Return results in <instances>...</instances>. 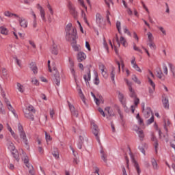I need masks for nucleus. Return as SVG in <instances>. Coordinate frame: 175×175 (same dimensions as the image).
Here are the masks:
<instances>
[{
    "label": "nucleus",
    "instance_id": "nucleus-1",
    "mask_svg": "<svg viewBox=\"0 0 175 175\" xmlns=\"http://www.w3.org/2000/svg\"><path fill=\"white\" fill-rule=\"evenodd\" d=\"M66 39L71 43H76L77 39V30L72 23H68L66 27Z\"/></svg>",
    "mask_w": 175,
    "mask_h": 175
},
{
    "label": "nucleus",
    "instance_id": "nucleus-2",
    "mask_svg": "<svg viewBox=\"0 0 175 175\" xmlns=\"http://www.w3.org/2000/svg\"><path fill=\"white\" fill-rule=\"evenodd\" d=\"M124 81L129 88V96L134 98V105H131V111L132 113H135V109L140 103V100L136 96V92L132 88V82L129 81L127 79H124Z\"/></svg>",
    "mask_w": 175,
    "mask_h": 175
},
{
    "label": "nucleus",
    "instance_id": "nucleus-3",
    "mask_svg": "<svg viewBox=\"0 0 175 175\" xmlns=\"http://www.w3.org/2000/svg\"><path fill=\"white\" fill-rule=\"evenodd\" d=\"M24 116L28 120H31V121H33V113H35V109H33V107L32 105H28L25 109H23Z\"/></svg>",
    "mask_w": 175,
    "mask_h": 175
},
{
    "label": "nucleus",
    "instance_id": "nucleus-4",
    "mask_svg": "<svg viewBox=\"0 0 175 175\" xmlns=\"http://www.w3.org/2000/svg\"><path fill=\"white\" fill-rule=\"evenodd\" d=\"M98 111L99 113H100L103 117H106V113H107V120H111V117H114V116H116V113L113 111V109H111L110 107H105V111H103V109H102V108H98Z\"/></svg>",
    "mask_w": 175,
    "mask_h": 175
},
{
    "label": "nucleus",
    "instance_id": "nucleus-5",
    "mask_svg": "<svg viewBox=\"0 0 175 175\" xmlns=\"http://www.w3.org/2000/svg\"><path fill=\"white\" fill-rule=\"evenodd\" d=\"M1 96L3 98L4 102L6 103L8 110L12 113L14 117H17V114H16V110H14L13 107H12V105H10V101H9V99H8V97H6V92L5 90H1Z\"/></svg>",
    "mask_w": 175,
    "mask_h": 175
},
{
    "label": "nucleus",
    "instance_id": "nucleus-6",
    "mask_svg": "<svg viewBox=\"0 0 175 175\" xmlns=\"http://www.w3.org/2000/svg\"><path fill=\"white\" fill-rule=\"evenodd\" d=\"M7 146L8 150L11 151L14 158H15L17 162H18V152H17V150H16V146H14V144L12 142H8V143L7 144Z\"/></svg>",
    "mask_w": 175,
    "mask_h": 175
},
{
    "label": "nucleus",
    "instance_id": "nucleus-7",
    "mask_svg": "<svg viewBox=\"0 0 175 175\" xmlns=\"http://www.w3.org/2000/svg\"><path fill=\"white\" fill-rule=\"evenodd\" d=\"M68 62L71 75L74 77L75 83H77V75H76V70H75V62L73 61V59H72V58L69 57Z\"/></svg>",
    "mask_w": 175,
    "mask_h": 175
},
{
    "label": "nucleus",
    "instance_id": "nucleus-8",
    "mask_svg": "<svg viewBox=\"0 0 175 175\" xmlns=\"http://www.w3.org/2000/svg\"><path fill=\"white\" fill-rule=\"evenodd\" d=\"M133 131H134L137 133V135H138L139 140H141V142H143V140L144 139V131H143V130H142V129H140V127H139L136 124L133 126Z\"/></svg>",
    "mask_w": 175,
    "mask_h": 175
},
{
    "label": "nucleus",
    "instance_id": "nucleus-9",
    "mask_svg": "<svg viewBox=\"0 0 175 175\" xmlns=\"http://www.w3.org/2000/svg\"><path fill=\"white\" fill-rule=\"evenodd\" d=\"M36 8L40 12V17H41L42 21H44V23H46V21H47V20L46 19V10L39 3L36 4Z\"/></svg>",
    "mask_w": 175,
    "mask_h": 175
},
{
    "label": "nucleus",
    "instance_id": "nucleus-10",
    "mask_svg": "<svg viewBox=\"0 0 175 175\" xmlns=\"http://www.w3.org/2000/svg\"><path fill=\"white\" fill-rule=\"evenodd\" d=\"M16 19L19 23L20 27L22 28H27L28 27V21L27 19H25V18L18 15V17H16Z\"/></svg>",
    "mask_w": 175,
    "mask_h": 175
},
{
    "label": "nucleus",
    "instance_id": "nucleus-11",
    "mask_svg": "<svg viewBox=\"0 0 175 175\" xmlns=\"http://www.w3.org/2000/svg\"><path fill=\"white\" fill-rule=\"evenodd\" d=\"M116 41L118 43V47L122 44L124 47H126L128 46V42L126 40L123 36H120V40L118 39V35H116Z\"/></svg>",
    "mask_w": 175,
    "mask_h": 175
},
{
    "label": "nucleus",
    "instance_id": "nucleus-12",
    "mask_svg": "<svg viewBox=\"0 0 175 175\" xmlns=\"http://www.w3.org/2000/svg\"><path fill=\"white\" fill-rule=\"evenodd\" d=\"M91 126L92 128V133L94 136L96 137V140L99 142V137L98 136V133H99V129H98V126L95 124V121H91Z\"/></svg>",
    "mask_w": 175,
    "mask_h": 175
},
{
    "label": "nucleus",
    "instance_id": "nucleus-13",
    "mask_svg": "<svg viewBox=\"0 0 175 175\" xmlns=\"http://www.w3.org/2000/svg\"><path fill=\"white\" fill-rule=\"evenodd\" d=\"M131 64L132 68H133L135 70H136L137 72H139V73H142V69H140V67H139V66L136 63V57H135L134 56L131 57Z\"/></svg>",
    "mask_w": 175,
    "mask_h": 175
},
{
    "label": "nucleus",
    "instance_id": "nucleus-14",
    "mask_svg": "<svg viewBox=\"0 0 175 175\" xmlns=\"http://www.w3.org/2000/svg\"><path fill=\"white\" fill-rule=\"evenodd\" d=\"M142 113L145 117V118H148L152 116V111H151V108L150 107H147L144 109V107L142 108Z\"/></svg>",
    "mask_w": 175,
    "mask_h": 175
},
{
    "label": "nucleus",
    "instance_id": "nucleus-15",
    "mask_svg": "<svg viewBox=\"0 0 175 175\" xmlns=\"http://www.w3.org/2000/svg\"><path fill=\"white\" fill-rule=\"evenodd\" d=\"M149 75H150V77H148V83L149 85L152 87V88H155V83H154V81H152V79H155V75H154V74L151 71H149Z\"/></svg>",
    "mask_w": 175,
    "mask_h": 175
},
{
    "label": "nucleus",
    "instance_id": "nucleus-16",
    "mask_svg": "<svg viewBox=\"0 0 175 175\" xmlns=\"http://www.w3.org/2000/svg\"><path fill=\"white\" fill-rule=\"evenodd\" d=\"M96 23L100 27H102V25L105 24V22L103 21V16H102V15H100L99 13L96 14Z\"/></svg>",
    "mask_w": 175,
    "mask_h": 175
},
{
    "label": "nucleus",
    "instance_id": "nucleus-17",
    "mask_svg": "<svg viewBox=\"0 0 175 175\" xmlns=\"http://www.w3.org/2000/svg\"><path fill=\"white\" fill-rule=\"evenodd\" d=\"M151 140L152 142H154V147L155 152L156 154H158V150L159 149V144H158V140L157 139V137L154 135V133H152L151 135Z\"/></svg>",
    "mask_w": 175,
    "mask_h": 175
},
{
    "label": "nucleus",
    "instance_id": "nucleus-18",
    "mask_svg": "<svg viewBox=\"0 0 175 175\" xmlns=\"http://www.w3.org/2000/svg\"><path fill=\"white\" fill-rule=\"evenodd\" d=\"M131 159L132 160L133 163H134V167H135V170H137V174H140L142 173V171L140 170V167L139 166V163L136 162L135 160V158H133V155L132 154H130Z\"/></svg>",
    "mask_w": 175,
    "mask_h": 175
},
{
    "label": "nucleus",
    "instance_id": "nucleus-19",
    "mask_svg": "<svg viewBox=\"0 0 175 175\" xmlns=\"http://www.w3.org/2000/svg\"><path fill=\"white\" fill-rule=\"evenodd\" d=\"M30 14L33 17L32 27L36 28L38 27V18H36V14L33 10H31Z\"/></svg>",
    "mask_w": 175,
    "mask_h": 175
},
{
    "label": "nucleus",
    "instance_id": "nucleus-20",
    "mask_svg": "<svg viewBox=\"0 0 175 175\" xmlns=\"http://www.w3.org/2000/svg\"><path fill=\"white\" fill-rule=\"evenodd\" d=\"M118 98L123 106H125V105H126V98H125V96H124L122 93L119 92Z\"/></svg>",
    "mask_w": 175,
    "mask_h": 175
},
{
    "label": "nucleus",
    "instance_id": "nucleus-21",
    "mask_svg": "<svg viewBox=\"0 0 175 175\" xmlns=\"http://www.w3.org/2000/svg\"><path fill=\"white\" fill-rule=\"evenodd\" d=\"M68 106L71 111L72 116H73V117H77L79 116V111L76 110V108H75V107L70 103L68 104Z\"/></svg>",
    "mask_w": 175,
    "mask_h": 175
},
{
    "label": "nucleus",
    "instance_id": "nucleus-22",
    "mask_svg": "<svg viewBox=\"0 0 175 175\" xmlns=\"http://www.w3.org/2000/svg\"><path fill=\"white\" fill-rule=\"evenodd\" d=\"M3 15L5 17H8L9 18H12V17H14V18H16V17H18V14H14V13H12L10 11H5L3 12Z\"/></svg>",
    "mask_w": 175,
    "mask_h": 175
},
{
    "label": "nucleus",
    "instance_id": "nucleus-23",
    "mask_svg": "<svg viewBox=\"0 0 175 175\" xmlns=\"http://www.w3.org/2000/svg\"><path fill=\"white\" fill-rule=\"evenodd\" d=\"M51 53L53 55H58V45L53 44L51 48Z\"/></svg>",
    "mask_w": 175,
    "mask_h": 175
},
{
    "label": "nucleus",
    "instance_id": "nucleus-24",
    "mask_svg": "<svg viewBox=\"0 0 175 175\" xmlns=\"http://www.w3.org/2000/svg\"><path fill=\"white\" fill-rule=\"evenodd\" d=\"M85 58H87V55H85V53H83V52H79L77 55V59L79 61V62H81V61H84V59H85Z\"/></svg>",
    "mask_w": 175,
    "mask_h": 175
},
{
    "label": "nucleus",
    "instance_id": "nucleus-25",
    "mask_svg": "<svg viewBox=\"0 0 175 175\" xmlns=\"http://www.w3.org/2000/svg\"><path fill=\"white\" fill-rule=\"evenodd\" d=\"M19 136L23 143L25 144H28V139L27 138V135L25 134V132L19 133Z\"/></svg>",
    "mask_w": 175,
    "mask_h": 175
},
{
    "label": "nucleus",
    "instance_id": "nucleus-26",
    "mask_svg": "<svg viewBox=\"0 0 175 175\" xmlns=\"http://www.w3.org/2000/svg\"><path fill=\"white\" fill-rule=\"evenodd\" d=\"M29 67L34 75H36L38 73V67L36 66V64H35V62L30 63Z\"/></svg>",
    "mask_w": 175,
    "mask_h": 175
},
{
    "label": "nucleus",
    "instance_id": "nucleus-27",
    "mask_svg": "<svg viewBox=\"0 0 175 175\" xmlns=\"http://www.w3.org/2000/svg\"><path fill=\"white\" fill-rule=\"evenodd\" d=\"M83 79L86 84H88L91 81V71H90V70L85 75H83Z\"/></svg>",
    "mask_w": 175,
    "mask_h": 175
},
{
    "label": "nucleus",
    "instance_id": "nucleus-28",
    "mask_svg": "<svg viewBox=\"0 0 175 175\" xmlns=\"http://www.w3.org/2000/svg\"><path fill=\"white\" fill-rule=\"evenodd\" d=\"M22 155V159L23 161H24V163H25L27 167H29V163H28V162H29V159H28V156L25 155V153L24 152H23Z\"/></svg>",
    "mask_w": 175,
    "mask_h": 175
},
{
    "label": "nucleus",
    "instance_id": "nucleus-29",
    "mask_svg": "<svg viewBox=\"0 0 175 175\" xmlns=\"http://www.w3.org/2000/svg\"><path fill=\"white\" fill-rule=\"evenodd\" d=\"M110 77L111 79L112 82L116 83V68L112 67L111 72L110 73Z\"/></svg>",
    "mask_w": 175,
    "mask_h": 175
},
{
    "label": "nucleus",
    "instance_id": "nucleus-30",
    "mask_svg": "<svg viewBox=\"0 0 175 175\" xmlns=\"http://www.w3.org/2000/svg\"><path fill=\"white\" fill-rule=\"evenodd\" d=\"M151 163L153 170H158L159 169V165H158V163H157L155 159H152Z\"/></svg>",
    "mask_w": 175,
    "mask_h": 175
},
{
    "label": "nucleus",
    "instance_id": "nucleus-31",
    "mask_svg": "<svg viewBox=\"0 0 175 175\" xmlns=\"http://www.w3.org/2000/svg\"><path fill=\"white\" fill-rule=\"evenodd\" d=\"M0 32L1 35L7 36L9 34V30L5 26L0 27Z\"/></svg>",
    "mask_w": 175,
    "mask_h": 175
},
{
    "label": "nucleus",
    "instance_id": "nucleus-32",
    "mask_svg": "<svg viewBox=\"0 0 175 175\" xmlns=\"http://www.w3.org/2000/svg\"><path fill=\"white\" fill-rule=\"evenodd\" d=\"M17 90L21 94H24L25 92V88H24V85H21L20 83H16Z\"/></svg>",
    "mask_w": 175,
    "mask_h": 175
},
{
    "label": "nucleus",
    "instance_id": "nucleus-33",
    "mask_svg": "<svg viewBox=\"0 0 175 175\" xmlns=\"http://www.w3.org/2000/svg\"><path fill=\"white\" fill-rule=\"evenodd\" d=\"M139 150L141 151V152H142V154H144V155H146V148H147V144H140L138 146Z\"/></svg>",
    "mask_w": 175,
    "mask_h": 175
},
{
    "label": "nucleus",
    "instance_id": "nucleus-34",
    "mask_svg": "<svg viewBox=\"0 0 175 175\" xmlns=\"http://www.w3.org/2000/svg\"><path fill=\"white\" fill-rule=\"evenodd\" d=\"M154 126L156 131H158L160 139H161L162 140H165V139L166 138V136L162 134V132H161V130L158 129V125H157V124H154Z\"/></svg>",
    "mask_w": 175,
    "mask_h": 175
},
{
    "label": "nucleus",
    "instance_id": "nucleus-35",
    "mask_svg": "<svg viewBox=\"0 0 175 175\" xmlns=\"http://www.w3.org/2000/svg\"><path fill=\"white\" fill-rule=\"evenodd\" d=\"M162 102L165 109H169V99L167 97H163Z\"/></svg>",
    "mask_w": 175,
    "mask_h": 175
},
{
    "label": "nucleus",
    "instance_id": "nucleus-36",
    "mask_svg": "<svg viewBox=\"0 0 175 175\" xmlns=\"http://www.w3.org/2000/svg\"><path fill=\"white\" fill-rule=\"evenodd\" d=\"M78 92L79 97L81 98L82 102L85 105V97L84 96V94H83V91H81V88H78Z\"/></svg>",
    "mask_w": 175,
    "mask_h": 175
},
{
    "label": "nucleus",
    "instance_id": "nucleus-37",
    "mask_svg": "<svg viewBox=\"0 0 175 175\" xmlns=\"http://www.w3.org/2000/svg\"><path fill=\"white\" fill-rule=\"evenodd\" d=\"M92 96H93L95 103L97 105V106H99L100 103H103V100L102 99L99 100L98 98H96V96H95V94H94L93 92H91Z\"/></svg>",
    "mask_w": 175,
    "mask_h": 175
},
{
    "label": "nucleus",
    "instance_id": "nucleus-38",
    "mask_svg": "<svg viewBox=\"0 0 175 175\" xmlns=\"http://www.w3.org/2000/svg\"><path fill=\"white\" fill-rule=\"evenodd\" d=\"M156 76L159 79H162V77H163V73H162V70H161V68H157L156 69Z\"/></svg>",
    "mask_w": 175,
    "mask_h": 175
},
{
    "label": "nucleus",
    "instance_id": "nucleus-39",
    "mask_svg": "<svg viewBox=\"0 0 175 175\" xmlns=\"http://www.w3.org/2000/svg\"><path fill=\"white\" fill-rule=\"evenodd\" d=\"M100 155H101V159L104 161V162H107V155L106 153H105V150L103 149L100 150Z\"/></svg>",
    "mask_w": 175,
    "mask_h": 175
},
{
    "label": "nucleus",
    "instance_id": "nucleus-40",
    "mask_svg": "<svg viewBox=\"0 0 175 175\" xmlns=\"http://www.w3.org/2000/svg\"><path fill=\"white\" fill-rule=\"evenodd\" d=\"M122 3H123L124 8H126V9H127L128 14H129V16H132V14H133L132 10H131V8H128V5H126V2H125L124 0H122Z\"/></svg>",
    "mask_w": 175,
    "mask_h": 175
},
{
    "label": "nucleus",
    "instance_id": "nucleus-41",
    "mask_svg": "<svg viewBox=\"0 0 175 175\" xmlns=\"http://www.w3.org/2000/svg\"><path fill=\"white\" fill-rule=\"evenodd\" d=\"M14 59L19 68H23V61L21 59H18L17 57H14Z\"/></svg>",
    "mask_w": 175,
    "mask_h": 175
},
{
    "label": "nucleus",
    "instance_id": "nucleus-42",
    "mask_svg": "<svg viewBox=\"0 0 175 175\" xmlns=\"http://www.w3.org/2000/svg\"><path fill=\"white\" fill-rule=\"evenodd\" d=\"M68 9L72 14H76V10L75 9L73 5H72V3H68Z\"/></svg>",
    "mask_w": 175,
    "mask_h": 175
},
{
    "label": "nucleus",
    "instance_id": "nucleus-43",
    "mask_svg": "<svg viewBox=\"0 0 175 175\" xmlns=\"http://www.w3.org/2000/svg\"><path fill=\"white\" fill-rule=\"evenodd\" d=\"M168 66L172 73V77L175 79V67L172 63L168 64Z\"/></svg>",
    "mask_w": 175,
    "mask_h": 175
},
{
    "label": "nucleus",
    "instance_id": "nucleus-44",
    "mask_svg": "<svg viewBox=\"0 0 175 175\" xmlns=\"http://www.w3.org/2000/svg\"><path fill=\"white\" fill-rule=\"evenodd\" d=\"M136 118L138 121L139 125H140V126H144V122H143V119L140 118V115H139V113L137 114Z\"/></svg>",
    "mask_w": 175,
    "mask_h": 175
},
{
    "label": "nucleus",
    "instance_id": "nucleus-45",
    "mask_svg": "<svg viewBox=\"0 0 175 175\" xmlns=\"http://www.w3.org/2000/svg\"><path fill=\"white\" fill-rule=\"evenodd\" d=\"M147 37L148 42H154V35H152V33L148 31L147 33Z\"/></svg>",
    "mask_w": 175,
    "mask_h": 175
},
{
    "label": "nucleus",
    "instance_id": "nucleus-46",
    "mask_svg": "<svg viewBox=\"0 0 175 175\" xmlns=\"http://www.w3.org/2000/svg\"><path fill=\"white\" fill-rule=\"evenodd\" d=\"M94 76H95V79H94V84H96V85H98L100 81H99V77L98 76V72H94Z\"/></svg>",
    "mask_w": 175,
    "mask_h": 175
},
{
    "label": "nucleus",
    "instance_id": "nucleus-47",
    "mask_svg": "<svg viewBox=\"0 0 175 175\" xmlns=\"http://www.w3.org/2000/svg\"><path fill=\"white\" fill-rule=\"evenodd\" d=\"M148 46L151 49V50H156L157 49V45H155V43L154 42V41L149 42Z\"/></svg>",
    "mask_w": 175,
    "mask_h": 175
},
{
    "label": "nucleus",
    "instance_id": "nucleus-48",
    "mask_svg": "<svg viewBox=\"0 0 175 175\" xmlns=\"http://www.w3.org/2000/svg\"><path fill=\"white\" fill-rule=\"evenodd\" d=\"M72 44V48L74 49L75 51H79L81 49L80 45L76 44V42L71 43Z\"/></svg>",
    "mask_w": 175,
    "mask_h": 175
},
{
    "label": "nucleus",
    "instance_id": "nucleus-49",
    "mask_svg": "<svg viewBox=\"0 0 175 175\" xmlns=\"http://www.w3.org/2000/svg\"><path fill=\"white\" fill-rule=\"evenodd\" d=\"M101 74L104 79H107V77H109V75L107 74V69L101 71Z\"/></svg>",
    "mask_w": 175,
    "mask_h": 175
},
{
    "label": "nucleus",
    "instance_id": "nucleus-50",
    "mask_svg": "<svg viewBox=\"0 0 175 175\" xmlns=\"http://www.w3.org/2000/svg\"><path fill=\"white\" fill-rule=\"evenodd\" d=\"M116 28H117L119 33H120V35H121V22H120V21L116 22Z\"/></svg>",
    "mask_w": 175,
    "mask_h": 175
},
{
    "label": "nucleus",
    "instance_id": "nucleus-51",
    "mask_svg": "<svg viewBox=\"0 0 175 175\" xmlns=\"http://www.w3.org/2000/svg\"><path fill=\"white\" fill-rule=\"evenodd\" d=\"M103 46L107 50V53H109V46L107 45V42H106V38H103Z\"/></svg>",
    "mask_w": 175,
    "mask_h": 175
},
{
    "label": "nucleus",
    "instance_id": "nucleus-52",
    "mask_svg": "<svg viewBox=\"0 0 175 175\" xmlns=\"http://www.w3.org/2000/svg\"><path fill=\"white\" fill-rule=\"evenodd\" d=\"M123 31H124V33H126V35H128L129 36H131V31H129V30L128 29V27H126V26L123 27Z\"/></svg>",
    "mask_w": 175,
    "mask_h": 175
},
{
    "label": "nucleus",
    "instance_id": "nucleus-53",
    "mask_svg": "<svg viewBox=\"0 0 175 175\" xmlns=\"http://www.w3.org/2000/svg\"><path fill=\"white\" fill-rule=\"evenodd\" d=\"M164 122H165V126H164V128H165L166 132H167V126H169L170 125V120H169L167 119V120H165L164 121Z\"/></svg>",
    "mask_w": 175,
    "mask_h": 175
},
{
    "label": "nucleus",
    "instance_id": "nucleus-54",
    "mask_svg": "<svg viewBox=\"0 0 175 175\" xmlns=\"http://www.w3.org/2000/svg\"><path fill=\"white\" fill-rule=\"evenodd\" d=\"M18 130L19 134L25 132L23 125H21V124H20V123H18Z\"/></svg>",
    "mask_w": 175,
    "mask_h": 175
},
{
    "label": "nucleus",
    "instance_id": "nucleus-55",
    "mask_svg": "<svg viewBox=\"0 0 175 175\" xmlns=\"http://www.w3.org/2000/svg\"><path fill=\"white\" fill-rule=\"evenodd\" d=\"M54 158H55V159H58L59 158V154L58 153V150H55V152H52Z\"/></svg>",
    "mask_w": 175,
    "mask_h": 175
},
{
    "label": "nucleus",
    "instance_id": "nucleus-56",
    "mask_svg": "<svg viewBox=\"0 0 175 175\" xmlns=\"http://www.w3.org/2000/svg\"><path fill=\"white\" fill-rule=\"evenodd\" d=\"M31 83L34 85H39V81L36 78H32Z\"/></svg>",
    "mask_w": 175,
    "mask_h": 175
},
{
    "label": "nucleus",
    "instance_id": "nucleus-57",
    "mask_svg": "<svg viewBox=\"0 0 175 175\" xmlns=\"http://www.w3.org/2000/svg\"><path fill=\"white\" fill-rule=\"evenodd\" d=\"M132 80H133V81H135V83H136L137 84H141L142 83L140 80H139V79H137V76L133 77Z\"/></svg>",
    "mask_w": 175,
    "mask_h": 175
},
{
    "label": "nucleus",
    "instance_id": "nucleus-58",
    "mask_svg": "<svg viewBox=\"0 0 175 175\" xmlns=\"http://www.w3.org/2000/svg\"><path fill=\"white\" fill-rule=\"evenodd\" d=\"M82 16L83 17V21L85 23V24L89 25L90 23H88V21L87 20V16H85V13H84V11H82Z\"/></svg>",
    "mask_w": 175,
    "mask_h": 175
},
{
    "label": "nucleus",
    "instance_id": "nucleus-59",
    "mask_svg": "<svg viewBox=\"0 0 175 175\" xmlns=\"http://www.w3.org/2000/svg\"><path fill=\"white\" fill-rule=\"evenodd\" d=\"M159 31L163 33V36H165L166 35V30L163 27H158Z\"/></svg>",
    "mask_w": 175,
    "mask_h": 175
},
{
    "label": "nucleus",
    "instance_id": "nucleus-60",
    "mask_svg": "<svg viewBox=\"0 0 175 175\" xmlns=\"http://www.w3.org/2000/svg\"><path fill=\"white\" fill-rule=\"evenodd\" d=\"M152 122H154V116L153 115H152L151 118L149 120H148L147 124H148V125H150V124H152Z\"/></svg>",
    "mask_w": 175,
    "mask_h": 175
},
{
    "label": "nucleus",
    "instance_id": "nucleus-61",
    "mask_svg": "<svg viewBox=\"0 0 175 175\" xmlns=\"http://www.w3.org/2000/svg\"><path fill=\"white\" fill-rule=\"evenodd\" d=\"M78 1L80 3L81 6H82V8H84V9L85 10H87V6H85V4H84V1H83V0H78Z\"/></svg>",
    "mask_w": 175,
    "mask_h": 175
},
{
    "label": "nucleus",
    "instance_id": "nucleus-62",
    "mask_svg": "<svg viewBox=\"0 0 175 175\" xmlns=\"http://www.w3.org/2000/svg\"><path fill=\"white\" fill-rule=\"evenodd\" d=\"M163 72H164L166 75H167V73H168L167 66H165V64H164V65L163 66Z\"/></svg>",
    "mask_w": 175,
    "mask_h": 175
},
{
    "label": "nucleus",
    "instance_id": "nucleus-63",
    "mask_svg": "<svg viewBox=\"0 0 175 175\" xmlns=\"http://www.w3.org/2000/svg\"><path fill=\"white\" fill-rule=\"evenodd\" d=\"M47 8L49 9L51 14H52V15L54 14V11L53 10V8L51 6L50 4L47 5Z\"/></svg>",
    "mask_w": 175,
    "mask_h": 175
},
{
    "label": "nucleus",
    "instance_id": "nucleus-64",
    "mask_svg": "<svg viewBox=\"0 0 175 175\" xmlns=\"http://www.w3.org/2000/svg\"><path fill=\"white\" fill-rule=\"evenodd\" d=\"M99 70L100 72H103V70H106V67H105V65L103 64H99Z\"/></svg>",
    "mask_w": 175,
    "mask_h": 175
}]
</instances>
